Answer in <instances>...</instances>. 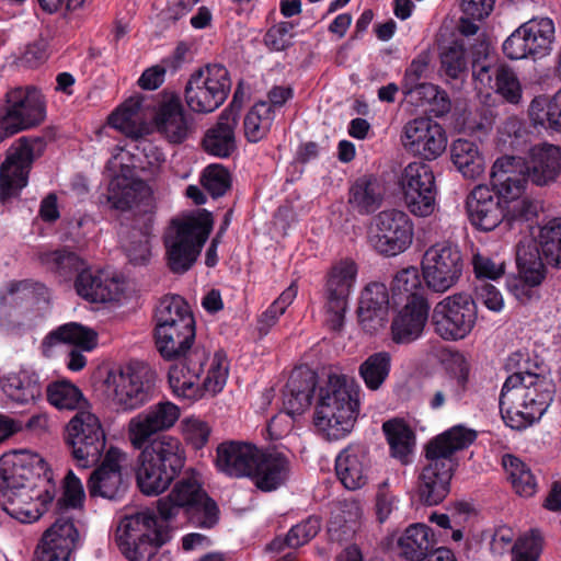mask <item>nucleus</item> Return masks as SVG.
Wrapping results in <instances>:
<instances>
[{"label": "nucleus", "mask_w": 561, "mask_h": 561, "mask_svg": "<svg viewBox=\"0 0 561 561\" xmlns=\"http://www.w3.org/2000/svg\"><path fill=\"white\" fill-rule=\"evenodd\" d=\"M47 473V465L37 454L27 450L4 454L0 458L2 510L21 523L37 520L54 500V494L38 490L32 480L42 476L49 480Z\"/></svg>", "instance_id": "1"}, {"label": "nucleus", "mask_w": 561, "mask_h": 561, "mask_svg": "<svg viewBox=\"0 0 561 561\" xmlns=\"http://www.w3.org/2000/svg\"><path fill=\"white\" fill-rule=\"evenodd\" d=\"M175 486L157 501V514L144 510L126 515L116 530V541L129 561H149L154 549L173 537Z\"/></svg>", "instance_id": "2"}, {"label": "nucleus", "mask_w": 561, "mask_h": 561, "mask_svg": "<svg viewBox=\"0 0 561 561\" xmlns=\"http://www.w3.org/2000/svg\"><path fill=\"white\" fill-rule=\"evenodd\" d=\"M474 431L458 425L432 438L425 446V462L417 477L416 495L427 506L442 503L450 492V480L458 466L455 453L467 448Z\"/></svg>", "instance_id": "3"}, {"label": "nucleus", "mask_w": 561, "mask_h": 561, "mask_svg": "<svg viewBox=\"0 0 561 561\" xmlns=\"http://www.w3.org/2000/svg\"><path fill=\"white\" fill-rule=\"evenodd\" d=\"M553 393V385L537 374L518 371L508 376L499 398L503 421L511 428H526L547 411Z\"/></svg>", "instance_id": "4"}, {"label": "nucleus", "mask_w": 561, "mask_h": 561, "mask_svg": "<svg viewBox=\"0 0 561 561\" xmlns=\"http://www.w3.org/2000/svg\"><path fill=\"white\" fill-rule=\"evenodd\" d=\"M359 386L345 376L330 375L319 388L313 423L327 439L347 435L359 412Z\"/></svg>", "instance_id": "5"}, {"label": "nucleus", "mask_w": 561, "mask_h": 561, "mask_svg": "<svg viewBox=\"0 0 561 561\" xmlns=\"http://www.w3.org/2000/svg\"><path fill=\"white\" fill-rule=\"evenodd\" d=\"M196 322L185 301L178 304V373L183 381L178 386V397L197 400L203 396V389L197 381L207 360L204 347L195 344Z\"/></svg>", "instance_id": "6"}, {"label": "nucleus", "mask_w": 561, "mask_h": 561, "mask_svg": "<svg viewBox=\"0 0 561 561\" xmlns=\"http://www.w3.org/2000/svg\"><path fill=\"white\" fill-rule=\"evenodd\" d=\"M136 481L146 495H158L175 479V439L160 435L140 449Z\"/></svg>", "instance_id": "7"}, {"label": "nucleus", "mask_w": 561, "mask_h": 561, "mask_svg": "<svg viewBox=\"0 0 561 561\" xmlns=\"http://www.w3.org/2000/svg\"><path fill=\"white\" fill-rule=\"evenodd\" d=\"M45 119V100L34 85L9 88L1 99L0 142L39 125Z\"/></svg>", "instance_id": "8"}, {"label": "nucleus", "mask_w": 561, "mask_h": 561, "mask_svg": "<svg viewBox=\"0 0 561 561\" xmlns=\"http://www.w3.org/2000/svg\"><path fill=\"white\" fill-rule=\"evenodd\" d=\"M105 386L107 397L117 411H133L151 400L154 374L142 363H131L111 370Z\"/></svg>", "instance_id": "9"}, {"label": "nucleus", "mask_w": 561, "mask_h": 561, "mask_svg": "<svg viewBox=\"0 0 561 561\" xmlns=\"http://www.w3.org/2000/svg\"><path fill=\"white\" fill-rule=\"evenodd\" d=\"M230 90L228 69L219 64L206 65L191 75L185 84L184 99L195 114H208L224 104Z\"/></svg>", "instance_id": "10"}, {"label": "nucleus", "mask_w": 561, "mask_h": 561, "mask_svg": "<svg viewBox=\"0 0 561 561\" xmlns=\"http://www.w3.org/2000/svg\"><path fill=\"white\" fill-rule=\"evenodd\" d=\"M178 510L194 527L209 529L219 520L218 505L204 490L202 476L194 468L178 472Z\"/></svg>", "instance_id": "11"}, {"label": "nucleus", "mask_w": 561, "mask_h": 561, "mask_svg": "<svg viewBox=\"0 0 561 561\" xmlns=\"http://www.w3.org/2000/svg\"><path fill=\"white\" fill-rule=\"evenodd\" d=\"M421 265L426 287L443 294L459 282L465 264L458 245L445 241L430 247Z\"/></svg>", "instance_id": "12"}, {"label": "nucleus", "mask_w": 561, "mask_h": 561, "mask_svg": "<svg viewBox=\"0 0 561 561\" xmlns=\"http://www.w3.org/2000/svg\"><path fill=\"white\" fill-rule=\"evenodd\" d=\"M358 266L352 259H341L332 264L323 287L324 309L330 329L340 331L344 325L350 295L355 286Z\"/></svg>", "instance_id": "13"}, {"label": "nucleus", "mask_w": 561, "mask_h": 561, "mask_svg": "<svg viewBox=\"0 0 561 561\" xmlns=\"http://www.w3.org/2000/svg\"><path fill=\"white\" fill-rule=\"evenodd\" d=\"M413 237V221L403 210L386 209L373 219L370 242L381 255L396 256L405 252L411 247Z\"/></svg>", "instance_id": "14"}, {"label": "nucleus", "mask_w": 561, "mask_h": 561, "mask_svg": "<svg viewBox=\"0 0 561 561\" xmlns=\"http://www.w3.org/2000/svg\"><path fill=\"white\" fill-rule=\"evenodd\" d=\"M554 43V24L549 18H534L523 23L503 43L504 55L512 59H541Z\"/></svg>", "instance_id": "15"}, {"label": "nucleus", "mask_w": 561, "mask_h": 561, "mask_svg": "<svg viewBox=\"0 0 561 561\" xmlns=\"http://www.w3.org/2000/svg\"><path fill=\"white\" fill-rule=\"evenodd\" d=\"M478 318L474 299L466 293L444 298L433 311L435 332L447 341L466 337L473 329Z\"/></svg>", "instance_id": "16"}, {"label": "nucleus", "mask_w": 561, "mask_h": 561, "mask_svg": "<svg viewBox=\"0 0 561 561\" xmlns=\"http://www.w3.org/2000/svg\"><path fill=\"white\" fill-rule=\"evenodd\" d=\"M213 227V215L204 208L183 213L178 218V274L195 264Z\"/></svg>", "instance_id": "17"}, {"label": "nucleus", "mask_w": 561, "mask_h": 561, "mask_svg": "<svg viewBox=\"0 0 561 561\" xmlns=\"http://www.w3.org/2000/svg\"><path fill=\"white\" fill-rule=\"evenodd\" d=\"M127 458V454L118 447L111 446L105 451L102 462L92 471L87 483L91 497L116 500L124 494L126 486L122 470Z\"/></svg>", "instance_id": "18"}, {"label": "nucleus", "mask_w": 561, "mask_h": 561, "mask_svg": "<svg viewBox=\"0 0 561 561\" xmlns=\"http://www.w3.org/2000/svg\"><path fill=\"white\" fill-rule=\"evenodd\" d=\"M403 131L404 147L425 160H434L446 150V133L430 117H419L408 122Z\"/></svg>", "instance_id": "19"}, {"label": "nucleus", "mask_w": 561, "mask_h": 561, "mask_svg": "<svg viewBox=\"0 0 561 561\" xmlns=\"http://www.w3.org/2000/svg\"><path fill=\"white\" fill-rule=\"evenodd\" d=\"M240 110L241 103L236 91L231 103L220 113L216 124L205 131L202 139L205 152L217 158H229L237 150L236 128Z\"/></svg>", "instance_id": "20"}, {"label": "nucleus", "mask_w": 561, "mask_h": 561, "mask_svg": "<svg viewBox=\"0 0 561 561\" xmlns=\"http://www.w3.org/2000/svg\"><path fill=\"white\" fill-rule=\"evenodd\" d=\"M175 423V404L160 402L147 411L134 416L128 423V438L136 449L145 448L160 432L171 428Z\"/></svg>", "instance_id": "21"}, {"label": "nucleus", "mask_w": 561, "mask_h": 561, "mask_svg": "<svg viewBox=\"0 0 561 561\" xmlns=\"http://www.w3.org/2000/svg\"><path fill=\"white\" fill-rule=\"evenodd\" d=\"M20 146L12 154L8 156L0 167V201L18 197L27 185L28 173L34 161L33 146L21 138Z\"/></svg>", "instance_id": "22"}, {"label": "nucleus", "mask_w": 561, "mask_h": 561, "mask_svg": "<svg viewBox=\"0 0 561 561\" xmlns=\"http://www.w3.org/2000/svg\"><path fill=\"white\" fill-rule=\"evenodd\" d=\"M507 203L486 185H477L466 199L470 222L483 231L495 229L506 217Z\"/></svg>", "instance_id": "23"}, {"label": "nucleus", "mask_w": 561, "mask_h": 561, "mask_svg": "<svg viewBox=\"0 0 561 561\" xmlns=\"http://www.w3.org/2000/svg\"><path fill=\"white\" fill-rule=\"evenodd\" d=\"M490 180L492 191L505 203L519 198L529 181L525 160L514 156L497 158L492 165Z\"/></svg>", "instance_id": "24"}, {"label": "nucleus", "mask_w": 561, "mask_h": 561, "mask_svg": "<svg viewBox=\"0 0 561 561\" xmlns=\"http://www.w3.org/2000/svg\"><path fill=\"white\" fill-rule=\"evenodd\" d=\"M473 78L483 87L494 90L505 101L517 104L522 99V85L514 70L504 64L473 60Z\"/></svg>", "instance_id": "25"}, {"label": "nucleus", "mask_w": 561, "mask_h": 561, "mask_svg": "<svg viewBox=\"0 0 561 561\" xmlns=\"http://www.w3.org/2000/svg\"><path fill=\"white\" fill-rule=\"evenodd\" d=\"M259 449L249 443L226 440L216 448L215 466L217 470L231 478L251 474Z\"/></svg>", "instance_id": "26"}, {"label": "nucleus", "mask_w": 561, "mask_h": 561, "mask_svg": "<svg viewBox=\"0 0 561 561\" xmlns=\"http://www.w3.org/2000/svg\"><path fill=\"white\" fill-rule=\"evenodd\" d=\"M133 169L123 165L121 174L112 179L104 195L111 208L126 211L149 198V187L142 180L133 178Z\"/></svg>", "instance_id": "27"}, {"label": "nucleus", "mask_w": 561, "mask_h": 561, "mask_svg": "<svg viewBox=\"0 0 561 561\" xmlns=\"http://www.w3.org/2000/svg\"><path fill=\"white\" fill-rule=\"evenodd\" d=\"M528 179L537 186H549L561 175V148L550 144L534 146L525 161Z\"/></svg>", "instance_id": "28"}, {"label": "nucleus", "mask_w": 561, "mask_h": 561, "mask_svg": "<svg viewBox=\"0 0 561 561\" xmlns=\"http://www.w3.org/2000/svg\"><path fill=\"white\" fill-rule=\"evenodd\" d=\"M289 473L288 458L277 450H260L255 457L251 474L257 489L270 492L285 483Z\"/></svg>", "instance_id": "29"}, {"label": "nucleus", "mask_w": 561, "mask_h": 561, "mask_svg": "<svg viewBox=\"0 0 561 561\" xmlns=\"http://www.w3.org/2000/svg\"><path fill=\"white\" fill-rule=\"evenodd\" d=\"M370 460L364 446L351 445L335 459L336 476L348 490L362 489L368 481Z\"/></svg>", "instance_id": "30"}, {"label": "nucleus", "mask_w": 561, "mask_h": 561, "mask_svg": "<svg viewBox=\"0 0 561 561\" xmlns=\"http://www.w3.org/2000/svg\"><path fill=\"white\" fill-rule=\"evenodd\" d=\"M77 294L90 302H107L116 300L121 285L115 276L105 271L83 268L76 277Z\"/></svg>", "instance_id": "31"}, {"label": "nucleus", "mask_w": 561, "mask_h": 561, "mask_svg": "<svg viewBox=\"0 0 561 561\" xmlns=\"http://www.w3.org/2000/svg\"><path fill=\"white\" fill-rule=\"evenodd\" d=\"M316 385L313 371L300 369L291 373L283 391V407L287 415H300L310 407Z\"/></svg>", "instance_id": "32"}, {"label": "nucleus", "mask_w": 561, "mask_h": 561, "mask_svg": "<svg viewBox=\"0 0 561 561\" xmlns=\"http://www.w3.org/2000/svg\"><path fill=\"white\" fill-rule=\"evenodd\" d=\"M78 539L79 533L73 520L69 517H59L43 534L35 551H44L53 558H61L64 561H68Z\"/></svg>", "instance_id": "33"}, {"label": "nucleus", "mask_w": 561, "mask_h": 561, "mask_svg": "<svg viewBox=\"0 0 561 561\" xmlns=\"http://www.w3.org/2000/svg\"><path fill=\"white\" fill-rule=\"evenodd\" d=\"M386 188L374 175L356 179L348 188L347 204L352 211L368 216L377 211L385 199Z\"/></svg>", "instance_id": "34"}, {"label": "nucleus", "mask_w": 561, "mask_h": 561, "mask_svg": "<svg viewBox=\"0 0 561 561\" xmlns=\"http://www.w3.org/2000/svg\"><path fill=\"white\" fill-rule=\"evenodd\" d=\"M430 305H403L391 322V339L397 344L417 340L427 322Z\"/></svg>", "instance_id": "35"}, {"label": "nucleus", "mask_w": 561, "mask_h": 561, "mask_svg": "<svg viewBox=\"0 0 561 561\" xmlns=\"http://www.w3.org/2000/svg\"><path fill=\"white\" fill-rule=\"evenodd\" d=\"M142 98H130L107 118L108 125L131 139H139L152 130L150 124L139 116Z\"/></svg>", "instance_id": "36"}, {"label": "nucleus", "mask_w": 561, "mask_h": 561, "mask_svg": "<svg viewBox=\"0 0 561 561\" xmlns=\"http://www.w3.org/2000/svg\"><path fill=\"white\" fill-rule=\"evenodd\" d=\"M435 546L434 531L424 524L410 525L398 540L400 556L409 561L424 560Z\"/></svg>", "instance_id": "37"}, {"label": "nucleus", "mask_w": 561, "mask_h": 561, "mask_svg": "<svg viewBox=\"0 0 561 561\" xmlns=\"http://www.w3.org/2000/svg\"><path fill=\"white\" fill-rule=\"evenodd\" d=\"M423 275L414 266L396 274L391 285L392 299L396 305H428Z\"/></svg>", "instance_id": "38"}, {"label": "nucleus", "mask_w": 561, "mask_h": 561, "mask_svg": "<svg viewBox=\"0 0 561 561\" xmlns=\"http://www.w3.org/2000/svg\"><path fill=\"white\" fill-rule=\"evenodd\" d=\"M450 156L455 167L467 179H477L484 172V158L478 145L471 140H455L451 144Z\"/></svg>", "instance_id": "39"}, {"label": "nucleus", "mask_w": 561, "mask_h": 561, "mask_svg": "<svg viewBox=\"0 0 561 561\" xmlns=\"http://www.w3.org/2000/svg\"><path fill=\"white\" fill-rule=\"evenodd\" d=\"M91 432V430L89 431ZM71 455L80 468H89L98 463L105 449L106 437L89 433L88 436L65 437Z\"/></svg>", "instance_id": "40"}, {"label": "nucleus", "mask_w": 561, "mask_h": 561, "mask_svg": "<svg viewBox=\"0 0 561 561\" xmlns=\"http://www.w3.org/2000/svg\"><path fill=\"white\" fill-rule=\"evenodd\" d=\"M545 257L539 243L519 242L516 250V263L520 274L533 286L539 285L545 278Z\"/></svg>", "instance_id": "41"}, {"label": "nucleus", "mask_w": 561, "mask_h": 561, "mask_svg": "<svg viewBox=\"0 0 561 561\" xmlns=\"http://www.w3.org/2000/svg\"><path fill=\"white\" fill-rule=\"evenodd\" d=\"M48 402L58 410L84 411L89 405L82 391L69 380L53 381L47 386Z\"/></svg>", "instance_id": "42"}, {"label": "nucleus", "mask_w": 561, "mask_h": 561, "mask_svg": "<svg viewBox=\"0 0 561 561\" xmlns=\"http://www.w3.org/2000/svg\"><path fill=\"white\" fill-rule=\"evenodd\" d=\"M151 217L142 218L144 227L140 229L133 228L128 231H122V248L125 251L129 262L134 265L146 264L149 260L150 250L148 234L150 229Z\"/></svg>", "instance_id": "43"}, {"label": "nucleus", "mask_w": 561, "mask_h": 561, "mask_svg": "<svg viewBox=\"0 0 561 561\" xmlns=\"http://www.w3.org/2000/svg\"><path fill=\"white\" fill-rule=\"evenodd\" d=\"M528 112L535 125L561 131V89L550 100L546 96L535 98Z\"/></svg>", "instance_id": "44"}, {"label": "nucleus", "mask_w": 561, "mask_h": 561, "mask_svg": "<svg viewBox=\"0 0 561 561\" xmlns=\"http://www.w3.org/2000/svg\"><path fill=\"white\" fill-rule=\"evenodd\" d=\"M41 263L62 279H69L84 268V261L75 252L65 248L44 252L39 256Z\"/></svg>", "instance_id": "45"}, {"label": "nucleus", "mask_w": 561, "mask_h": 561, "mask_svg": "<svg viewBox=\"0 0 561 561\" xmlns=\"http://www.w3.org/2000/svg\"><path fill=\"white\" fill-rule=\"evenodd\" d=\"M275 117L274 110L267 102H257L247 113L243 127L244 136L250 142H257L270 131Z\"/></svg>", "instance_id": "46"}, {"label": "nucleus", "mask_w": 561, "mask_h": 561, "mask_svg": "<svg viewBox=\"0 0 561 561\" xmlns=\"http://www.w3.org/2000/svg\"><path fill=\"white\" fill-rule=\"evenodd\" d=\"M400 185L402 193H437L433 170L424 162L409 163L402 172Z\"/></svg>", "instance_id": "47"}, {"label": "nucleus", "mask_w": 561, "mask_h": 561, "mask_svg": "<svg viewBox=\"0 0 561 561\" xmlns=\"http://www.w3.org/2000/svg\"><path fill=\"white\" fill-rule=\"evenodd\" d=\"M502 465L507 478L517 494L525 497L533 496L537 491V481L529 468L517 457L505 455Z\"/></svg>", "instance_id": "48"}, {"label": "nucleus", "mask_w": 561, "mask_h": 561, "mask_svg": "<svg viewBox=\"0 0 561 561\" xmlns=\"http://www.w3.org/2000/svg\"><path fill=\"white\" fill-rule=\"evenodd\" d=\"M403 94L410 103L415 106H423L424 104H433L432 108L436 114L447 113L450 108V101L445 91L433 83L421 82L411 88L403 90Z\"/></svg>", "instance_id": "49"}, {"label": "nucleus", "mask_w": 561, "mask_h": 561, "mask_svg": "<svg viewBox=\"0 0 561 561\" xmlns=\"http://www.w3.org/2000/svg\"><path fill=\"white\" fill-rule=\"evenodd\" d=\"M5 394L20 404L34 402L42 394V386L37 377L21 373L9 377L2 385Z\"/></svg>", "instance_id": "50"}, {"label": "nucleus", "mask_w": 561, "mask_h": 561, "mask_svg": "<svg viewBox=\"0 0 561 561\" xmlns=\"http://www.w3.org/2000/svg\"><path fill=\"white\" fill-rule=\"evenodd\" d=\"M391 367V355L388 352H377L369 355L358 368L359 376L366 387L370 390H378L389 376Z\"/></svg>", "instance_id": "51"}, {"label": "nucleus", "mask_w": 561, "mask_h": 561, "mask_svg": "<svg viewBox=\"0 0 561 561\" xmlns=\"http://www.w3.org/2000/svg\"><path fill=\"white\" fill-rule=\"evenodd\" d=\"M382 430L390 445L391 455L402 462H407V457L413 448L414 435L412 431L398 420H390L383 423Z\"/></svg>", "instance_id": "52"}, {"label": "nucleus", "mask_w": 561, "mask_h": 561, "mask_svg": "<svg viewBox=\"0 0 561 561\" xmlns=\"http://www.w3.org/2000/svg\"><path fill=\"white\" fill-rule=\"evenodd\" d=\"M538 243L545 262L561 266V217L549 220L540 228Z\"/></svg>", "instance_id": "53"}, {"label": "nucleus", "mask_w": 561, "mask_h": 561, "mask_svg": "<svg viewBox=\"0 0 561 561\" xmlns=\"http://www.w3.org/2000/svg\"><path fill=\"white\" fill-rule=\"evenodd\" d=\"M48 337L51 341L75 344L85 351H91L95 346L96 341V335L92 330L76 322L60 325L50 332Z\"/></svg>", "instance_id": "54"}, {"label": "nucleus", "mask_w": 561, "mask_h": 561, "mask_svg": "<svg viewBox=\"0 0 561 561\" xmlns=\"http://www.w3.org/2000/svg\"><path fill=\"white\" fill-rule=\"evenodd\" d=\"M162 101L153 118L156 129L170 142H175V92L163 91Z\"/></svg>", "instance_id": "55"}, {"label": "nucleus", "mask_w": 561, "mask_h": 561, "mask_svg": "<svg viewBox=\"0 0 561 561\" xmlns=\"http://www.w3.org/2000/svg\"><path fill=\"white\" fill-rule=\"evenodd\" d=\"M211 428L208 423L197 416H188L181 422V434L185 444L194 450H201L208 443Z\"/></svg>", "instance_id": "56"}, {"label": "nucleus", "mask_w": 561, "mask_h": 561, "mask_svg": "<svg viewBox=\"0 0 561 561\" xmlns=\"http://www.w3.org/2000/svg\"><path fill=\"white\" fill-rule=\"evenodd\" d=\"M201 183L213 198L224 196L231 187L229 171L221 164H209L203 171Z\"/></svg>", "instance_id": "57"}, {"label": "nucleus", "mask_w": 561, "mask_h": 561, "mask_svg": "<svg viewBox=\"0 0 561 561\" xmlns=\"http://www.w3.org/2000/svg\"><path fill=\"white\" fill-rule=\"evenodd\" d=\"M95 433L105 436L100 419L90 411H78L66 426V437L88 436Z\"/></svg>", "instance_id": "58"}, {"label": "nucleus", "mask_w": 561, "mask_h": 561, "mask_svg": "<svg viewBox=\"0 0 561 561\" xmlns=\"http://www.w3.org/2000/svg\"><path fill=\"white\" fill-rule=\"evenodd\" d=\"M542 537L538 530L520 537L511 548L513 561H538L542 552Z\"/></svg>", "instance_id": "59"}, {"label": "nucleus", "mask_w": 561, "mask_h": 561, "mask_svg": "<svg viewBox=\"0 0 561 561\" xmlns=\"http://www.w3.org/2000/svg\"><path fill=\"white\" fill-rule=\"evenodd\" d=\"M389 291L385 284L373 282L367 284L360 293L358 308L366 310L377 309L389 312Z\"/></svg>", "instance_id": "60"}, {"label": "nucleus", "mask_w": 561, "mask_h": 561, "mask_svg": "<svg viewBox=\"0 0 561 561\" xmlns=\"http://www.w3.org/2000/svg\"><path fill=\"white\" fill-rule=\"evenodd\" d=\"M442 71L451 79H458L467 70L465 48L454 43L440 54Z\"/></svg>", "instance_id": "61"}, {"label": "nucleus", "mask_w": 561, "mask_h": 561, "mask_svg": "<svg viewBox=\"0 0 561 561\" xmlns=\"http://www.w3.org/2000/svg\"><path fill=\"white\" fill-rule=\"evenodd\" d=\"M321 527L320 518L310 516L304 522L293 526L288 531L285 543L289 548H299L317 536Z\"/></svg>", "instance_id": "62"}, {"label": "nucleus", "mask_w": 561, "mask_h": 561, "mask_svg": "<svg viewBox=\"0 0 561 561\" xmlns=\"http://www.w3.org/2000/svg\"><path fill=\"white\" fill-rule=\"evenodd\" d=\"M437 193L426 192H405L403 193V201L409 211L416 217H428L434 214L436 209Z\"/></svg>", "instance_id": "63"}, {"label": "nucleus", "mask_w": 561, "mask_h": 561, "mask_svg": "<svg viewBox=\"0 0 561 561\" xmlns=\"http://www.w3.org/2000/svg\"><path fill=\"white\" fill-rule=\"evenodd\" d=\"M228 370L229 366L226 354L221 351L216 352L204 381L205 388L214 393L220 391L226 382Z\"/></svg>", "instance_id": "64"}]
</instances>
